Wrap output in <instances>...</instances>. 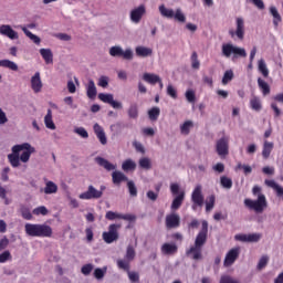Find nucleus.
I'll list each match as a JSON object with an SVG mask.
<instances>
[{
  "instance_id": "9b49d317",
  "label": "nucleus",
  "mask_w": 283,
  "mask_h": 283,
  "mask_svg": "<svg viewBox=\"0 0 283 283\" xmlns=\"http://www.w3.org/2000/svg\"><path fill=\"white\" fill-rule=\"evenodd\" d=\"M80 200H98L103 198V191H98L93 185L87 187V190L78 195Z\"/></svg>"
},
{
  "instance_id": "a878e982",
  "label": "nucleus",
  "mask_w": 283,
  "mask_h": 283,
  "mask_svg": "<svg viewBox=\"0 0 283 283\" xmlns=\"http://www.w3.org/2000/svg\"><path fill=\"white\" fill-rule=\"evenodd\" d=\"M96 94H98V91L96 90V84L94 83V80H88V83L86 85V96H88L91 101H94V98H96Z\"/></svg>"
},
{
  "instance_id": "3c124183",
  "label": "nucleus",
  "mask_w": 283,
  "mask_h": 283,
  "mask_svg": "<svg viewBox=\"0 0 283 283\" xmlns=\"http://www.w3.org/2000/svg\"><path fill=\"white\" fill-rule=\"evenodd\" d=\"M191 67L193 70H200V61L198 60V53L193 52L190 57Z\"/></svg>"
},
{
  "instance_id": "864d4df0",
  "label": "nucleus",
  "mask_w": 283,
  "mask_h": 283,
  "mask_svg": "<svg viewBox=\"0 0 283 283\" xmlns=\"http://www.w3.org/2000/svg\"><path fill=\"white\" fill-rule=\"evenodd\" d=\"M135 258H136V250H134V247L128 245L126 250L125 259L132 262V260H134Z\"/></svg>"
},
{
  "instance_id": "bf43d9fd",
  "label": "nucleus",
  "mask_w": 283,
  "mask_h": 283,
  "mask_svg": "<svg viewBox=\"0 0 283 283\" xmlns=\"http://www.w3.org/2000/svg\"><path fill=\"white\" fill-rule=\"evenodd\" d=\"M20 213L24 220H32V212H30V209L22 207Z\"/></svg>"
},
{
  "instance_id": "79ce46f5",
  "label": "nucleus",
  "mask_w": 283,
  "mask_h": 283,
  "mask_svg": "<svg viewBox=\"0 0 283 283\" xmlns=\"http://www.w3.org/2000/svg\"><path fill=\"white\" fill-rule=\"evenodd\" d=\"M127 187L132 198H136V196H138V188H136V184L134 182V180H129L127 182Z\"/></svg>"
},
{
  "instance_id": "9d476101",
  "label": "nucleus",
  "mask_w": 283,
  "mask_h": 283,
  "mask_svg": "<svg viewBox=\"0 0 283 283\" xmlns=\"http://www.w3.org/2000/svg\"><path fill=\"white\" fill-rule=\"evenodd\" d=\"M112 56H123L125 61H132L134 59V51L132 49L123 50V46L115 45L108 51Z\"/></svg>"
},
{
  "instance_id": "a211bd4d",
  "label": "nucleus",
  "mask_w": 283,
  "mask_h": 283,
  "mask_svg": "<svg viewBox=\"0 0 283 283\" xmlns=\"http://www.w3.org/2000/svg\"><path fill=\"white\" fill-rule=\"evenodd\" d=\"M0 34L1 36H7L11 41H17L19 39V32H17L10 24H1L0 25Z\"/></svg>"
},
{
  "instance_id": "680f3d73",
  "label": "nucleus",
  "mask_w": 283,
  "mask_h": 283,
  "mask_svg": "<svg viewBox=\"0 0 283 283\" xmlns=\"http://www.w3.org/2000/svg\"><path fill=\"white\" fill-rule=\"evenodd\" d=\"M8 260H12V254L10 251H4L0 254V264H6Z\"/></svg>"
},
{
  "instance_id": "8fccbe9b",
  "label": "nucleus",
  "mask_w": 283,
  "mask_h": 283,
  "mask_svg": "<svg viewBox=\"0 0 283 283\" xmlns=\"http://www.w3.org/2000/svg\"><path fill=\"white\" fill-rule=\"evenodd\" d=\"M158 116H160V108L159 107H153L148 111V117L151 120H158Z\"/></svg>"
},
{
  "instance_id": "7ed1b4c3",
  "label": "nucleus",
  "mask_w": 283,
  "mask_h": 283,
  "mask_svg": "<svg viewBox=\"0 0 283 283\" xmlns=\"http://www.w3.org/2000/svg\"><path fill=\"white\" fill-rule=\"evenodd\" d=\"M207 235H209V222L203 220L201 230L195 239V244L187 251V255H190L192 260H202V247L207 244Z\"/></svg>"
},
{
  "instance_id": "20e7f679",
  "label": "nucleus",
  "mask_w": 283,
  "mask_h": 283,
  "mask_svg": "<svg viewBox=\"0 0 283 283\" xmlns=\"http://www.w3.org/2000/svg\"><path fill=\"white\" fill-rule=\"evenodd\" d=\"M24 231L30 238H52V227L45 223H25Z\"/></svg>"
},
{
  "instance_id": "f8f14e48",
  "label": "nucleus",
  "mask_w": 283,
  "mask_h": 283,
  "mask_svg": "<svg viewBox=\"0 0 283 283\" xmlns=\"http://www.w3.org/2000/svg\"><path fill=\"white\" fill-rule=\"evenodd\" d=\"M192 209L196 211L198 207L205 205V196L202 195V186L197 185L191 193Z\"/></svg>"
},
{
  "instance_id": "0e129e2a",
  "label": "nucleus",
  "mask_w": 283,
  "mask_h": 283,
  "mask_svg": "<svg viewBox=\"0 0 283 283\" xmlns=\"http://www.w3.org/2000/svg\"><path fill=\"white\" fill-rule=\"evenodd\" d=\"M82 273L83 275H90V273H92V271H94V265L92 263L85 264L82 266Z\"/></svg>"
},
{
  "instance_id": "c756f323",
  "label": "nucleus",
  "mask_w": 283,
  "mask_h": 283,
  "mask_svg": "<svg viewBox=\"0 0 283 283\" xmlns=\"http://www.w3.org/2000/svg\"><path fill=\"white\" fill-rule=\"evenodd\" d=\"M44 125L46 129H51L54 132L56 129V124H54V119L52 118V109H48L46 115L44 116Z\"/></svg>"
},
{
  "instance_id": "ea45409f",
  "label": "nucleus",
  "mask_w": 283,
  "mask_h": 283,
  "mask_svg": "<svg viewBox=\"0 0 283 283\" xmlns=\"http://www.w3.org/2000/svg\"><path fill=\"white\" fill-rule=\"evenodd\" d=\"M122 169H123V171H134L136 169V161H134L132 159H126L122 164Z\"/></svg>"
},
{
  "instance_id": "5701e85b",
  "label": "nucleus",
  "mask_w": 283,
  "mask_h": 283,
  "mask_svg": "<svg viewBox=\"0 0 283 283\" xmlns=\"http://www.w3.org/2000/svg\"><path fill=\"white\" fill-rule=\"evenodd\" d=\"M93 129L101 145H107V135H105V130L103 129V126L98 124H94Z\"/></svg>"
},
{
  "instance_id": "393cba45",
  "label": "nucleus",
  "mask_w": 283,
  "mask_h": 283,
  "mask_svg": "<svg viewBox=\"0 0 283 283\" xmlns=\"http://www.w3.org/2000/svg\"><path fill=\"white\" fill-rule=\"evenodd\" d=\"M40 54L46 65H52V63H54V53H52L51 49H40Z\"/></svg>"
},
{
  "instance_id": "1a4fd4ad",
  "label": "nucleus",
  "mask_w": 283,
  "mask_h": 283,
  "mask_svg": "<svg viewBox=\"0 0 283 283\" xmlns=\"http://www.w3.org/2000/svg\"><path fill=\"white\" fill-rule=\"evenodd\" d=\"M118 229H120V224L113 223L108 227L107 232H103L102 238L106 244H112L118 240Z\"/></svg>"
},
{
  "instance_id": "7c9ffc66",
  "label": "nucleus",
  "mask_w": 283,
  "mask_h": 283,
  "mask_svg": "<svg viewBox=\"0 0 283 283\" xmlns=\"http://www.w3.org/2000/svg\"><path fill=\"white\" fill-rule=\"evenodd\" d=\"M143 81L149 83V85H156V83L160 82V75L155 73H144Z\"/></svg>"
},
{
  "instance_id": "052dcab7",
  "label": "nucleus",
  "mask_w": 283,
  "mask_h": 283,
  "mask_svg": "<svg viewBox=\"0 0 283 283\" xmlns=\"http://www.w3.org/2000/svg\"><path fill=\"white\" fill-rule=\"evenodd\" d=\"M127 273H128V280H130V282H140V275L138 274V272L128 270Z\"/></svg>"
},
{
  "instance_id": "37998d69",
  "label": "nucleus",
  "mask_w": 283,
  "mask_h": 283,
  "mask_svg": "<svg viewBox=\"0 0 283 283\" xmlns=\"http://www.w3.org/2000/svg\"><path fill=\"white\" fill-rule=\"evenodd\" d=\"M139 167L142 169H146L147 171L149 169H151V159L147 158V157H143L139 159Z\"/></svg>"
},
{
  "instance_id": "c03bdc74",
  "label": "nucleus",
  "mask_w": 283,
  "mask_h": 283,
  "mask_svg": "<svg viewBox=\"0 0 283 283\" xmlns=\"http://www.w3.org/2000/svg\"><path fill=\"white\" fill-rule=\"evenodd\" d=\"M33 216H48L50 213V210L45 206H40L38 208H34L32 211Z\"/></svg>"
},
{
  "instance_id": "4be33fe9",
  "label": "nucleus",
  "mask_w": 283,
  "mask_h": 283,
  "mask_svg": "<svg viewBox=\"0 0 283 283\" xmlns=\"http://www.w3.org/2000/svg\"><path fill=\"white\" fill-rule=\"evenodd\" d=\"M42 191L45 196H52L54 193H59V186L54 181L45 179V186Z\"/></svg>"
},
{
  "instance_id": "f03ea898",
  "label": "nucleus",
  "mask_w": 283,
  "mask_h": 283,
  "mask_svg": "<svg viewBox=\"0 0 283 283\" xmlns=\"http://www.w3.org/2000/svg\"><path fill=\"white\" fill-rule=\"evenodd\" d=\"M252 195L256 199H244V207L250 211H254V213H264L269 207V201H266V196L262 193V187L254 186L252 188Z\"/></svg>"
},
{
  "instance_id": "49530a36",
  "label": "nucleus",
  "mask_w": 283,
  "mask_h": 283,
  "mask_svg": "<svg viewBox=\"0 0 283 283\" xmlns=\"http://www.w3.org/2000/svg\"><path fill=\"white\" fill-rule=\"evenodd\" d=\"M213 207H216V196L211 195L206 200V211H211Z\"/></svg>"
},
{
  "instance_id": "0eeeda50",
  "label": "nucleus",
  "mask_w": 283,
  "mask_h": 283,
  "mask_svg": "<svg viewBox=\"0 0 283 283\" xmlns=\"http://www.w3.org/2000/svg\"><path fill=\"white\" fill-rule=\"evenodd\" d=\"M170 192L172 196H176L172 200L170 209L172 211H178V209L182 207V202H185V190H180V185L172 182L170 184Z\"/></svg>"
},
{
  "instance_id": "603ef678",
  "label": "nucleus",
  "mask_w": 283,
  "mask_h": 283,
  "mask_svg": "<svg viewBox=\"0 0 283 283\" xmlns=\"http://www.w3.org/2000/svg\"><path fill=\"white\" fill-rule=\"evenodd\" d=\"M129 118H138V105L132 104L128 108Z\"/></svg>"
},
{
  "instance_id": "6ab92c4d",
  "label": "nucleus",
  "mask_w": 283,
  "mask_h": 283,
  "mask_svg": "<svg viewBox=\"0 0 283 283\" xmlns=\"http://www.w3.org/2000/svg\"><path fill=\"white\" fill-rule=\"evenodd\" d=\"M31 90L34 94L41 93L43 90V81H41V73L35 72L31 77Z\"/></svg>"
},
{
  "instance_id": "412c9836",
  "label": "nucleus",
  "mask_w": 283,
  "mask_h": 283,
  "mask_svg": "<svg viewBox=\"0 0 283 283\" xmlns=\"http://www.w3.org/2000/svg\"><path fill=\"white\" fill-rule=\"evenodd\" d=\"M135 54L142 59H147L154 54V49L138 45L135 48Z\"/></svg>"
},
{
  "instance_id": "4d7b16f0",
  "label": "nucleus",
  "mask_w": 283,
  "mask_h": 283,
  "mask_svg": "<svg viewBox=\"0 0 283 283\" xmlns=\"http://www.w3.org/2000/svg\"><path fill=\"white\" fill-rule=\"evenodd\" d=\"M74 134H77V136H81V138H90V134L83 127H75Z\"/></svg>"
},
{
  "instance_id": "f3484780",
  "label": "nucleus",
  "mask_w": 283,
  "mask_h": 283,
  "mask_svg": "<svg viewBox=\"0 0 283 283\" xmlns=\"http://www.w3.org/2000/svg\"><path fill=\"white\" fill-rule=\"evenodd\" d=\"M106 220H126L127 222H134L136 220L135 214L132 213H118V212H114V211H107L105 214Z\"/></svg>"
},
{
  "instance_id": "b1692460",
  "label": "nucleus",
  "mask_w": 283,
  "mask_h": 283,
  "mask_svg": "<svg viewBox=\"0 0 283 283\" xmlns=\"http://www.w3.org/2000/svg\"><path fill=\"white\" fill-rule=\"evenodd\" d=\"M266 187H270V189H273L279 198L283 197V188L280 186L275 180L273 179H265Z\"/></svg>"
},
{
  "instance_id": "ddd939ff",
  "label": "nucleus",
  "mask_w": 283,
  "mask_h": 283,
  "mask_svg": "<svg viewBox=\"0 0 283 283\" xmlns=\"http://www.w3.org/2000/svg\"><path fill=\"white\" fill-rule=\"evenodd\" d=\"M229 136H223L217 140L216 151L221 158L229 156Z\"/></svg>"
},
{
  "instance_id": "f704fd0d",
  "label": "nucleus",
  "mask_w": 283,
  "mask_h": 283,
  "mask_svg": "<svg viewBox=\"0 0 283 283\" xmlns=\"http://www.w3.org/2000/svg\"><path fill=\"white\" fill-rule=\"evenodd\" d=\"M112 178H113V184L114 185H120V182H127V176H125V174L115 170L112 174Z\"/></svg>"
},
{
  "instance_id": "c85d7f7f",
  "label": "nucleus",
  "mask_w": 283,
  "mask_h": 283,
  "mask_svg": "<svg viewBox=\"0 0 283 283\" xmlns=\"http://www.w3.org/2000/svg\"><path fill=\"white\" fill-rule=\"evenodd\" d=\"M19 28L22 30V32H24L25 36H28L30 41H33L35 45H41V38L28 30L25 25H19Z\"/></svg>"
},
{
  "instance_id": "39448f33",
  "label": "nucleus",
  "mask_w": 283,
  "mask_h": 283,
  "mask_svg": "<svg viewBox=\"0 0 283 283\" xmlns=\"http://www.w3.org/2000/svg\"><path fill=\"white\" fill-rule=\"evenodd\" d=\"M221 54L226 59H247V50L244 48H240L234 45L233 43H223L221 46Z\"/></svg>"
},
{
  "instance_id": "6e6552de",
  "label": "nucleus",
  "mask_w": 283,
  "mask_h": 283,
  "mask_svg": "<svg viewBox=\"0 0 283 283\" xmlns=\"http://www.w3.org/2000/svg\"><path fill=\"white\" fill-rule=\"evenodd\" d=\"M145 14H147V7L145 4H139L130 10L129 19L135 25H138V23L143 21Z\"/></svg>"
},
{
  "instance_id": "aec40b11",
  "label": "nucleus",
  "mask_w": 283,
  "mask_h": 283,
  "mask_svg": "<svg viewBox=\"0 0 283 283\" xmlns=\"http://www.w3.org/2000/svg\"><path fill=\"white\" fill-rule=\"evenodd\" d=\"M166 227L168 229H176L180 227V216L176 213L166 216Z\"/></svg>"
},
{
  "instance_id": "09e8293b",
  "label": "nucleus",
  "mask_w": 283,
  "mask_h": 283,
  "mask_svg": "<svg viewBox=\"0 0 283 283\" xmlns=\"http://www.w3.org/2000/svg\"><path fill=\"white\" fill-rule=\"evenodd\" d=\"M130 262L132 261H129L127 259H119V260H117V266H118V269H122L123 271H127V273H128Z\"/></svg>"
},
{
  "instance_id": "de8ad7c7",
  "label": "nucleus",
  "mask_w": 283,
  "mask_h": 283,
  "mask_svg": "<svg viewBox=\"0 0 283 283\" xmlns=\"http://www.w3.org/2000/svg\"><path fill=\"white\" fill-rule=\"evenodd\" d=\"M231 81H233V70H228L223 74L222 85H228Z\"/></svg>"
},
{
  "instance_id": "6e6d98bb",
  "label": "nucleus",
  "mask_w": 283,
  "mask_h": 283,
  "mask_svg": "<svg viewBox=\"0 0 283 283\" xmlns=\"http://www.w3.org/2000/svg\"><path fill=\"white\" fill-rule=\"evenodd\" d=\"M185 96L188 103H196V91L187 90Z\"/></svg>"
},
{
  "instance_id": "338daca9",
  "label": "nucleus",
  "mask_w": 283,
  "mask_h": 283,
  "mask_svg": "<svg viewBox=\"0 0 283 283\" xmlns=\"http://www.w3.org/2000/svg\"><path fill=\"white\" fill-rule=\"evenodd\" d=\"M220 283H240V281L235 280V279H233V277H231L229 275H223L220 279Z\"/></svg>"
},
{
  "instance_id": "473e14b6",
  "label": "nucleus",
  "mask_w": 283,
  "mask_h": 283,
  "mask_svg": "<svg viewBox=\"0 0 283 283\" xmlns=\"http://www.w3.org/2000/svg\"><path fill=\"white\" fill-rule=\"evenodd\" d=\"M176 251H178L176 243H164L161 247V253H164V255H174Z\"/></svg>"
},
{
  "instance_id": "c9c22d12",
  "label": "nucleus",
  "mask_w": 283,
  "mask_h": 283,
  "mask_svg": "<svg viewBox=\"0 0 283 283\" xmlns=\"http://www.w3.org/2000/svg\"><path fill=\"white\" fill-rule=\"evenodd\" d=\"M0 67L11 70V72H19V65L10 60H0Z\"/></svg>"
},
{
  "instance_id": "f257e3e1",
  "label": "nucleus",
  "mask_w": 283,
  "mask_h": 283,
  "mask_svg": "<svg viewBox=\"0 0 283 283\" xmlns=\"http://www.w3.org/2000/svg\"><path fill=\"white\" fill-rule=\"evenodd\" d=\"M11 154L7 156L11 167L17 169L21 167V163H30L32 154L36 153V148L30 145V143H23L12 146Z\"/></svg>"
},
{
  "instance_id": "e2e57ef3",
  "label": "nucleus",
  "mask_w": 283,
  "mask_h": 283,
  "mask_svg": "<svg viewBox=\"0 0 283 283\" xmlns=\"http://www.w3.org/2000/svg\"><path fill=\"white\" fill-rule=\"evenodd\" d=\"M97 85L99 87H107L109 85V77L105 76V75H102L99 78H98V83Z\"/></svg>"
},
{
  "instance_id": "bb28decb",
  "label": "nucleus",
  "mask_w": 283,
  "mask_h": 283,
  "mask_svg": "<svg viewBox=\"0 0 283 283\" xmlns=\"http://www.w3.org/2000/svg\"><path fill=\"white\" fill-rule=\"evenodd\" d=\"M274 147H275V144H273V142H269V140L263 142L262 157L265 160L270 158Z\"/></svg>"
},
{
  "instance_id": "a18cd8bd",
  "label": "nucleus",
  "mask_w": 283,
  "mask_h": 283,
  "mask_svg": "<svg viewBox=\"0 0 283 283\" xmlns=\"http://www.w3.org/2000/svg\"><path fill=\"white\" fill-rule=\"evenodd\" d=\"M105 273H107V266L104 268H97L94 271V277L95 280H103L105 277Z\"/></svg>"
},
{
  "instance_id": "2f4dec72",
  "label": "nucleus",
  "mask_w": 283,
  "mask_h": 283,
  "mask_svg": "<svg viewBox=\"0 0 283 283\" xmlns=\"http://www.w3.org/2000/svg\"><path fill=\"white\" fill-rule=\"evenodd\" d=\"M192 127H193V122L192 120L188 119V120L184 122L179 126L180 134L182 136H189V134H191Z\"/></svg>"
},
{
  "instance_id": "69168bd1",
  "label": "nucleus",
  "mask_w": 283,
  "mask_h": 283,
  "mask_svg": "<svg viewBox=\"0 0 283 283\" xmlns=\"http://www.w3.org/2000/svg\"><path fill=\"white\" fill-rule=\"evenodd\" d=\"M67 200H69V205H70V207H72V209H78L80 203H78V200H76V198H74L72 196H67Z\"/></svg>"
},
{
  "instance_id": "dca6fc26",
  "label": "nucleus",
  "mask_w": 283,
  "mask_h": 283,
  "mask_svg": "<svg viewBox=\"0 0 283 283\" xmlns=\"http://www.w3.org/2000/svg\"><path fill=\"white\" fill-rule=\"evenodd\" d=\"M238 258H240V248H232L226 254V258L223 261V266H226V269H229V266H233V264H235V260H238Z\"/></svg>"
},
{
  "instance_id": "72a5a7b5",
  "label": "nucleus",
  "mask_w": 283,
  "mask_h": 283,
  "mask_svg": "<svg viewBox=\"0 0 283 283\" xmlns=\"http://www.w3.org/2000/svg\"><path fill=\"white\" fill-rule=\"evenodd\" d=\"M270 14L273 17L274 28H277V25L282 23V15L280 14V11H277L276 7L272 6L270 7Z\"/></svg>"
},
{
  "instance_id": "4468645a",
  "label": "nucleus",
  "mask_w": 283,
  "mask_h": 283,
  "mask_svg": "<svg viewBox=\"0 0 283 283\" xmlns=\"http://www.w3.org/2000/svg\"><path fill=\"white\" fill-rule=\"evenodd\" d=\"M247 32V29L244 27V18L242 17H237L235 18V30H230L229 34L230 36H237L238 39H240V41H242V39H244V34Z\"/></svg>"
},
{
  "instance_id": "5fc2aeb1",
  "label": "nucleus",
  "mask_w": 283,
  "mask_h": 283,
  "mask_svg": "<svg viewBox=\"0 0 283 283\" xmlns=\"http://www.w3.org/2000/svg\"><path fill=\"white\" fill-rule=\"evenodd\" d=\"M167 95L170 96V98H178V91L176 90V87H174V85L168 84L167 86Z\"/></svg>"
},
{
  "instance_id": "58836bf2",
  "label": "nucleus",
  "mask_w": 283,
  "mask_h": 283,
  "mask_svg": "<svg viewBox=\"0 0 283 283\" xmlns=\"http://www.w3.org/2000/svg\"><path fill=\"white\" fill-rule=\"evenodd\" d=\"M258 69L259 72L262 73V76H264V78L269 77V67L266 66V62L264 61V59L259 60Z\"/></svg>"
},
{
  "instance_id": "774afa93",
  "label": "nucleus",
  "mask_w": 283,
  "mask_h": 283,
  "mask_svg": "<svg viewBox=\"0 0 283 283\" xmlns=\"http://www.w3.org/2000/svg\"><path fill=\"white\" fill-rule=\"evenodd\" d=\"M261 238H262V234L260 233H251V234H248V242H260Z\"/></svg>"
},
{
  "instance_id": "423d86ee",
  "label": "nucleus",
  "mask_w": 283,
  "mask_h": 283,
  "mask_svg": "<svg viewBox=\"0 0 283 283\" xmlns=\"http://www.w3.org/2000/svg\"><path fill=\"white\" fill-rule=\"evenodd\" d=\"M158 11L164 19H175L178 23H187V15L182 12V9L177 8L175 11L171 8H167L165 4L158 7Z\"/></svg>"
},
{
  "instance_id": "a19ab883",
  "label": "nucleus",
  "mask_w": 283,
  "mask_h": 283,
  "mask_svg": "<svg viewBox=\"0 0 283 283\" xmlns=\"http://www.w3.org/2000/svg\"><path fill=\"white\" fill-rule=\"evenodd\" d=\"M220 185L223 189H231L233 187V180L227 176L220 177Z\"/></svg>"
},
{
  "instance_id": "13d9d810",
  "label": "nucleus",
  "mask_w": 283,
  "mask_h": 283,
  "mask_svg": "<svg viewBox=\"0 0 283 283\" xmlns=\"http://www.w3.org/2000/svg\"><path fill=\"white\" fill-rule=\"evenodd\" d=\"M269 264V256L263 255L261 256V259L259 260V263L256 265V269L259 271H262V269H264L266 265Z\"/></svg>"
},
{
  "instance_id": "2eb2a0df",
  "label": "nucleus",
  "mask_w": 283,
  "mask_h": 283,
  "mask_svg": "<svg viewBox=\"0 0 283 283\" xmlns=\"http://www.w3.org/2000/svg\"><path fill=\"white\" fill-rule=\"evenodd\" d=\"M99 101L102 103H106L107 105H111L113 109H123V103L114 99V94L112 93H99L98 94Z\"/></svg>"
},
{
  "instance_id": "cd10ccee",
  "label": "nucleus",
  "mask_w": 283,
  "mask_h": 283,
  "mask_svg": "<svg viewBox=\"0 0 283 283\" xmlns=\"http://www.w3.org/2000/svg\"><path fill=\"white\" fill-rule=\"evenodd\" d=\"M96 163L99 165V167H103L106 169V171H114L116 169V165L109 163V160L103 158V157H96Z\"/></svg>"
},
{
  "instance_id": "e433bc0d",
  "label": "nucleus",
  "mask_w": 283,
  "mask_h": 283,
  "mask_svg": "<svg viewBox=\"0 0 283 283\" xmlns=\"http://www.w3.org/2000/svg\"><path fill=\"white\" fill-rule=\"evenodd\" d=\"M258 86L261 90L263 96L271 94V86H269V83H266V81L262 80L261 77L258 78Z\"/></svg>"
},
{
  "instance_id": "4c0bfd02",
  "label": "nucleus",
  "mask_w": 283,
  "mask_h": 283,
  "mask_svg": "<svg viewBox=\"0 0 283 283\" xmlns=\"http://www.w3.org/2000/svg\"><path fill=\"white\" fill-rule=\"evenodd\" d=\"M250 107L251 109H253L254 112H260L262 109V101H260V97L258 96H253L250 99Z\"/></svg>"
}]
</instances>
